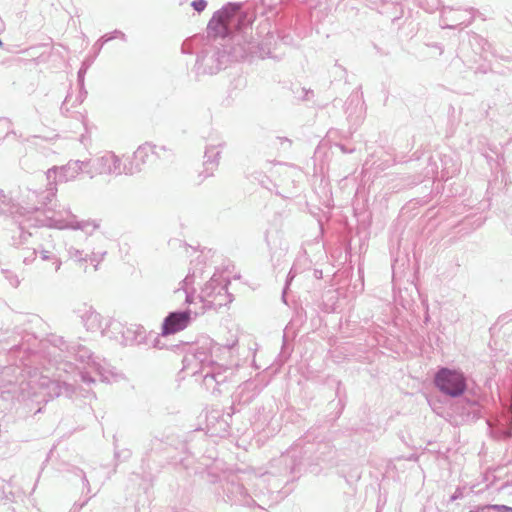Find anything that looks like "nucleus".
<instances>
[{"mask_svg":"<svg viewBox=\"0 0 512 512\" xmlns=\"http://www.w3.org/2000/svg\"><path fill=\"white\" fill-rule=\"evenodd\" d=\"M206 5L207 3L205 0H196L192 2V6L198 12L203 11L206 8Z\"/></svg>","mask_w":512,"mask_h":512,"instance_id":"obj_4","label":"nucleus"},{"mask_svg":"<svg viewBox=\"0 0 512 512\" xmlns=\"http://www.w3.org/2000/svg\"><path fill=\"white\" fill-rule=\"evenodd\" d=\"M434 383L441 392L451 397L462 395L466 389L463 374L448 368H442L437 372Z\"/></svg>","mask_w":512,"mask_h":512,"instance_id":"obj_1","label":"nucleus"},{"mask_svg":"<svg viewBox=\"0 0 512 512\" xmlns=\"http://www.w3.org/2000/svg\"><path fill=\"white\" fill-rule=\"evenodd\" d=\"M493 508L497 509V510H499L501 512L512 510L510 507H507V506H504V505H502V506L495 505V506H493Z\"/></svg>","mask_w":512,"mask_h":512,"instance_id":"obj_5","label":"nucleus"},{"mask_svg":"<svg viewBox=\"0 0 512 512\" xmlns=\"http://www.w3.org/2000/svg\"><path fill=\"white\" fill-rule=\"evenodd\" d=\"M190 322L189 312L170 313L162 325V335L167 336L184 330Z\"/></svg>","mask_w":512,"mask_h":512,"instance_id":"obj_2","label":"nucleus"},{"mask_svg":"<svg viewBox=\"0 0 512 512\" xmlns=\"http://www.w3.org/2000/svg\"><path fill=\"white\" fill-rule=\"evenodd\" d=\"M154 155H155L154 147L145 144V145L140 146L136 150L134 157H135L136 161L144 164L147 161H149L150 157H152Z\"/></svg>","mask_w":512,"mask_h":512,"instance_id":"obj_3","label":"nucleus"}]
</instances>
